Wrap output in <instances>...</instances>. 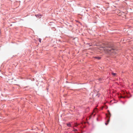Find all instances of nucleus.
I'll return each mask as SVG.
<instances>
[{"mask_svg":"<svg viewBox=\"0 0 133 133\" xmlns=\"http://www.w3.org/2000/svg\"><path fill=\"white\" fill-rule=\"evenodd\" d=\"M86 127L85 122H82L77 124V127L79 129V130L82 131V130Z\"/></svg>","mask_w":133,"mask_h":133,"instance_id":"2","label":"nucleus"},{"mask_svg":"<svg viewBox=\"0 0 133 133\" xmlns=\"http://www.w3.org/2000/svg\"><path fill=\"white\" fill-rule=\"evenodd\" d=\"M46 89L47 90H48V88H46Z\"/></svg>","mask_w":133,"mask_h":133,"instance_id":"16","label":"nucleus"},{"mask_svg":"<svg viewBox=\"0 0 133 133\" xmlns=\"http://www.w3.org/2000/svg\"><path fill=\"white\" fill-rule=\"evenodd\" d=\"M111 116V114L110 112L107 115H106V117L105 118L106 122L105 123L106 125H107L110 121V118Z\"/></svg>","mask_w":133,"mask_h":133,"instance_id":"3","label":"nucleus"},{"mask_svg":"<svg viewBox=\"0 0 133 133\" xmlns=\"http://www.w3.org/2000/svg\"><path fill=\"white\" fill-rule=\"evenodd\" d=\"M35 16L37 17H39V18H41L40 17L41 16V15L40 14H36L35 15Z\"/></svg>","mask_w":133,"mask_h":133,"instance_id":"8","label":"nucleus"},{"mask_svg":"<svg viewBox=\"0 0 133 133\" xmlns=\"http://www.w3.org/2000/svg\"><path fill=\"white\" fill-rule=\"evenodd\" d=\"M66 125L68 127H71V125L70 123H66Z\"/></svg>","mask_w":133,"mask_h":133,"instance_id":"10","label":"nucleus"},{"mask_svg":"<svg viewBox=\"0 0 133 133\" xmlns=\"http://www.w3.org/2000/svg\"><path fill=\"white\" fill-rule=\"evenodd\" d=\"M41 40H42V39L41 38H39L38 39V40L39 41V42H40V43H41Z\"/></svg>","mask_w":133,"mask_h":133,"instance_id":"12","label":"nucleus"},{"mask_svg":"<svg viewBox=\"0 0 133 133\" xmlns=\"http://www.w3.org/2000/svg\"><path fill=\"white\" fill-rule=\"evenodd\" d=\"M92 116V115H88L87 116H86L85 117H84V120L87 121L88 120L90 119L91 117Z\"/></svg>","mask_w":133,"mask_h":133,"instance_id":"5","label":"nucleus"},{"mask_svg":"<svg viewBox=\"0 0 133 133\" xmlns=\"http://www.w3.org/2000/svg\"><path fill=\"white\" fill-rule=\"evenodd\" d=\"M108 8H107L106 9L107 10V9Z\"/></svg>","mask_w":133,"mask_h":133,"instance_id":"17","label":"nucleus"},{"mask_svg":"<svg viewBox=\"0 0 133 133\" xmlns=\"http://www.w3.org/2000/svg\"><path fill=\"white\" fill-rule=\"evenodd\" d=\"M112 74L114 76H116V73H114V72H112Z\"/></svg>","mask_w":133,"mask_h":133,"instance_id":"11","label":"nucleus"},{"mask_svg":"<svg viewBox=\"0 0 133 133\" xmlns=\"http://www.w3.org/2000/svg\"><path fill=\"white\" fill-rule=\"evenodd\" d=\"M98 80H99V81H101L102 80V78H99L98 79Z\"/></svg>","mask_w":133,"mask_h":133,"instance_id":"13","label":"nucleus"},{"mask_svg":"<svg viewBox=\"0 0 133 133\" xmlns=\"http://www.w3.org/2000/svg\"><path fill=\"white\" fill-rule=\"evenodd\" d=\"M90 44V43H87V44H88V45H89Z\"/></svg>","mask_w":133,"mask_h":133,"instance_id":"15","label":"nucleus"},{"mask_svg":"<svg viewBox=\"0 0 133 133\" xmlns=\"http://www.w3.org/2000/svg\"><path fill=\"white\" fill-rule=\"evenodd\" d=\"M94 58L95 59H97L98 60H100L101 59V57L98 56L94 57Z\"/></svg>","mask_w":133,"mask_h":133,"instance_id":"7","label":"nucleus"},{"mask_svg":"<svg viewBox=\"0 0 133 133\" xmlns=\"http://www.w3.org/2000/svg\"><path fill=\"white\" fill-rule=\"evenodd\" d=\"M95 115H96L95 114H92V115H93V116H94V117H95Z\"/></svg>","mask_w":133,"mask_h":133,"instance_id":"14","label":"nucleus"},{"mask_svg":"<svg viewBox=\"0 0 133 133\" xmlns=\"http://www.w3.org/2000/svg\"><path fill=\"white\" fill-rule=\"evenodd\" d=\"M89 46H91V45H89Z\"/></svg>","mask_w":133,"mask_h":133,"instance_id":"18","label":"nucleus"},{"mask_svg":"<svg viewBox=\"0 0 133 133\" xmlns=\"http://www.w3.org/2000/svg\"><path fill=\"white\" fill-rule=\"evenodd\" d=\"M106 50L108 54L111 56H113L116 53L117 50L116 48L110 43H107L104 44L102 47Z\"/></svg>","mask_w":133,"mask_h":133,"instance_id":"1","label":"nucleus"},{"mask_svg":"<svg viewBox=\"0 0 133 133\" xmlns=\"http://www.w3.org/2000/svg\"><path fill=\"white\" fill-rule=\"evenodd\" d=\"M73 131L75 132V133H78V130L77 129L74 128Z\"/></svg>","mask_w":133,"mask_h":133,"instance_id":"9","label":"nucleus"},{"mask_svg":"<svg viewBox=\"0 0 133 133\" xmlns=\"http://www.w3.org/2000/svg\"><path fill=\"white\" fill-rule=\"evenodd\" d=\"M123 96L124 97H126L129 98L131 97V96L130 94L128 93L127 92H125Z\"/></svg>","mask_w":133,"mask_h":133,"instance_id":"4","label":"nucleus"},{"mask_svg":"<svg viewBox=\"0 0 133 133\" xmlns=\"http://www.w3.org/2000/svg\"><path fill=\"white\" fill-rule=\"evenodd\" d=\"M97 117L96 118V120L97 121H101L102 120V117L101 116L99 115H97Z\"/></svg>","mask_w":133,"mask_h":133,"instance_id":"6","label":"nucleus"}]
</instances>
